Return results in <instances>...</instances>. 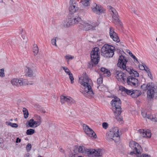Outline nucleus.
<instances>
[{
  "instance_id": "1",
  "label": "nucleus",
  "mask_w": 157,
  "mask_h": 157,
  "mask_svg": "<svg viewBox=\"0 0 157 157\" xmlns=\"http://www.w3.org/2000/svg\"><path fill=\"white\" fill-rule=\"evenodd\" d=\"M69 5V10L70 13L68 15V20L67 23L64 24V26L66 27L73 26L77 24L78 23H80L82 21V19L78 15H75L73 14V13L78 10L77 5L75 1L70 0Z\"/></svg>"
},
{
  "instance_id": "2",
  "label": "nucleus",
  "mask_w": 157,
  "mask_h": 157,
  "mask_svg": "<svg viewBox=\"0 0 157 157\" xmlns=\"http://www.w3.org/2000/svg\"><path fill=\"white\" fill-rule=\"evenodd\" d=\"M83 79L80 82V84L83 86L82 89H80V91L86 97L90 98L94 96V93L91 87L92 82L91 79L86 76L85 73Z\"/></svg>"
},
{
  "instance_id": "3",
  "label": "nucleus",
  "mask_w": 157,
  "mask_h": 157,
  "mask_svg": "<svg viewBox=\"0 0 157 157\" xmlns=\"http://www.w3.org/2000/svg\"><path fill=\"white\" fill-rule=\"evenodd\" d=\"M141 88L144 91H147V98L150 99L157 98V89L155 88L154 84L153 82L148 83L146 84H143L141 86Z\"/></svg>"
},
{
  "instance_id": "4",
  "label": "nucleus",
  "mask_w": 157,
  "mask_h": 157,
  "mask_svg": "<svg viewBox=\"0 0 157 157\" xmlns=\"http://www.w3.org/2000/svg\"><path fill=\"white\" fill-rule=\"evenodd\" d=\"M99 48L97 47L93 49L90 54L91 62L88 63L87 66L89 68H92L94 65L97 64L99 62Z\"/></svg>"
},
{
  "instance_id": "5",
  "label": "nucleus",
  "mask_w": 157,
  "mask_h": 157,
  "mask_svg": "<svg viewBox=\"0 0 157 157\" xmlns=\"http://www.w3.org/2000/svg\"><path fill=\"white\" fill-rule=\"evenodd\" d=\"M115 48L113 46L105 44L102 47L101 50V55L104 57L109 58L114 55Z\"/></svg>"
},
{
  "instance_id": "6",
  "label": "nucleus",
  "mask_w": 157,
  "mask_h": 157,
  "mask_svg": "<svg viewBox=\"0 0 157 157\" xmlns=\"http://www.w3.org/2000/svg\"><path fill=\"white\" fill-rule=\"evenodd\" d=\"M129 147L133 150V151L130 152L129 154L133 155H134L136 156V157H142L141 156H138L140 155L142 151V149L140 145L136 142L132 141L129 142Z\"/></svg>"
},
{
  "instance_id": "7",
  "label": "nucleus",
  "mask_w": 157,
  "mask_h": 157,
  "mask_svg": "<svg viewBox=\"0 0 157 157\" xmlns=\"http://www.w3.org/2000/svg\"><path fill=\"white\" fill-rule=\"evenodd\" d=\"M121 134V132H119L118 128L117 127H114L111 129L110 131L107 133L106 139L108 141L113 140L116 142V140L114 138L120 137V135Z\"/></svg>"
},
{
  "instance_id": "8",
  "label": "nucleus",
  "mask_w": 157,
  "mask_h": 157,
  "mask_svg": "<svg viewBox=\"0 0 157 157\" xmlns=\"http://www.w3.org/2000/svg\"><path fill=\"white\" fill-rule=\"evenodd\" d=\"M85 155L89 157H99L102 155V150L98 149L96 150L94 149H86V152H85Z\"/></svg>"
},
{
  "instance_id": "9",
  "label": "nucleus",
  "mask_w": 157,
  "mask_h": 157,
  "mask_svg": "<svg viewBox=\"0 0 157 157\" xmlns=\"http://www.w3.org/2000/svg\"><path fill=\"white\" fill-rule=\"evenodd\" d=\"M113 108V111H120L121 110V101L119 98L117 96H115L114 99L111 102Z\"/></svg>"
},
{
  "instance_id": "10",
  "label": "nucleus",
  "mask_w": 157,
  "mask_h": 157,
  "mask_svg": "<svg viewBox=\"0 0 157 157\" xmlns=\"http://www.w3.org/2000/svg\"><path fill=\"white\" fill-rule=\"evenodd\" d=\"M128 62V60L127 57L121 55L119 57L117 65L121 70L123 71L126 68V65Z\"/></svg>"
},
{
  "instance_id": "11",
  "label": "nucleus",
  "mask_w": 157,
  "mask_h": 157,
  "mask_svg": "<svg viewBox=\"0 0 157 157\" xmlns=\"http://www.w3.org/2000/svg\"><path fill=\"white\" fill-rule=\"evenodd\" d=\"M83 127L85 133L88 136L91 137H93L94 139L97 138V135L95 132L86 124H84L83 125Z\"/></svg>"
},
{
  "instance_id": "12",
  "label": "nucleus",
  "mask_w": 157,
  "mask_h": 157,
  "mask_svg": "<svg viewBox=\"0 0 157 157\" xmlns=\"http://www.w3.org/2000/svg\"><path fill=\"white\" fill-rule=\"evenodd\" d=\"M60 100L62 104L64 103L65 101L69 105H71L75 102V100L71 97L63 95L61 96Z\"/></svg>"
},
{
  "instance_id": "13",
  "label": "nucleus",
  "mask_w": 157,
  "mask_h": 157,
  "mask_svg": "<svg viewBox=\"0 0 157 157\" xmlns=\"http://www.w3.org/2000/svg\"><path fill=\"white\" fill-rule=\"evenodd\" d=\"M115 75L119 81L123 80L124 82L126 80V75L121 71L117 70L115 73Z\"/></svg>"
},
{
  "instance_id": "14",
  "label": "nucleus",
  "mask_w": 157,
  "mask_h": 157,
  "mask_svg": "<svg viewBox=\"0 0 157 157\" xmlns=\"http://www.w3.org/2000/svg\"><path fill=\"white\" fill-rule=\"evenodd\" d=\"M127 82L128 84L131 86H136L138 85V80L134 77L133 75H131L128 76L127 78Z\"/></svg>"
},
{
  "instance_id": "15",
  "label": "nucleus",
  "mask_w": 157,
  "mask_h": 157,
  "mask_svg": "<svg viewBox=\"0 0 157 157\" xmlns=\"http://www.w3.org/2000/svg\"><path fill=\"white\" fill-rule=\"evenodd\" d=\"M82 21L81 23H79L81 25H82L81 26L82 27H83L84 29L86 30H88L90 29H92V30H96L95 27L97 26H98V24L96 23L93 24V25H90L87 23H85L84 25L82 24Z\"/></svg>"
},
{
  "instance_id": "16",
  "label": "nucleus",
  "mask_w": 157,
  "mask_h": 157,
  "mask_svg": "<svg viewBox=\"0 0 157 157\" xmlns=\"http://www.w3.org/2000/svg\"><path fill=\"white\" fill-rule=\"evenodd\" d=\"M109 35L110 37L113 39V41L118 42L120 40L117 33L113 31L112 27H111L109 29Z\"/></svg>"
},
{
  "instance_id": "17",
  "label": "nucleus",
  "mask_w": 157,
  "mask_h": 157,
  "mask_svg": "<svg viewBox=\"0 0 157 157\" xmlns=\"http://www.w3.org/2000/svg\"><path fill=\"white\" fill-rule=\"evenodd\" d=\"M140 133H142L143 137H147L150 138L151 137V131L148 129L145 130H140Z\"/></svg>"
},
{
  "instance_id": "18",
  "label": "nucleus",
  "mask_w": 157,
  "mask_h": 157,
  "mask_svg": "<svg viewBox=\"0 0 157 157\" xmlns=\"http://www.w3.org/2000/svg\"><path fill=\"white\" fill-rule=\"evenodd\" d=\"M122 111V110L119 111H113L114 113L115 116L116 117V119L118 121L121 123H122L123 121V118L120 116V114H121Z\"/></svg>"
},
{
  "instance_id": "19",
  "label": "nucleus",
  "mask_w": 157,
  "mask_h": 157,
  "mask_svg": "<svg viewBox=\"0 0 157 157\" xmlns=\"http://www.w3.org/2000/svg\"><path fill=\"white\" fill-rule=\"evenodd\" d=\"M92 10L94 13L98 14L104 12L101 7H100L97 5H96V6L92 9Z\"/></svg>"
},
{
  "instance_id": "20",
  "label": "nucleus",
  "mask_w": 157,
  "mask_h": 157,
  "mask_svg": "<svg viewBox=\"0 0 157 157\" xmlns=\"http://www.w3.org/2000/svg\"><path fill=\"white\" fill-rule=\"evenodd\" d=\"M141 94L140 91L138 90H132V97L134 98H137Z\"/></svg>"
},
{
  "instance_id": "21",
  "label": "nucleus",
  "mask_w": 157,
  "mask_h": 157,
  "mask_svg": "<svg viewBox=\"0 0 157 157\" xmlns=\"http://www.w3.org/2000/svg\"><path fill=\"white\" fill-rule=\"evenodd\" d=\"M77 149L78 152L81 153L82 154L85 155V152H86V149L83 146H79L77 148Z\"/></svg>"
},
{
  "instance_id": "22",
  "label": "nucleus",
  "mask_w": 157,
  "mask_h": 157,
  "mask_svg": "<svg viewBox=\"0 0 157 157\" xmlns=\"http://www.w3.org/2000/svg\"><path fill=\"white\" fill-rule=\"evenodd\" d=\"M121 88L122 91L125 92L128 95H130L132 97V90H129L122 86H121Z\"/></svg>"
},
{
  "instance_id": "23",
  "label": "nucleus",
  "mask_w": 157,
  "mask_h": 157,
  "mask_svg": "<svg viewBox=\"0 0 157 157\" xmlns=\"http://www.w3.org/2000/svg\"><path fill=\"white\" fill-rule=\"evenodd\" d=\"M6 124L8 126H9L12 128H17L18 127V125L17 123H12L10 121H6Z\"/></svg>"
},
{
  "instance_id": "24",
  "label": "nucleus",
  "mask_w": 157,
  "mask_h": 157,
  "mask_svg": "<svg viewBox=\"0 0 157 157\" xmlns=\"http://www.w3.org/2000/svg\"><path fill=\"white\" fill-rule=\"evenodd\" d=\"M27 122L29 127L31 128L33 127L35 124V121L33 118H32L29 121H28Z\"/></svg>"
},
{
  "instance_id": "25",
  "label": "nucleus",
  "mask_w": 157,
  "mask_h": 157,
  "mask_svg": "<svg viewBox=\"0 0 157 157\" xmlns=\"http://www.w3.org/2000/svg\"><path fill=\"white\" fill-rule=\"evenodd\" d=\"M33 52L34 53V55L36 56L37 55L38 52V48L36 44H35L33 45Z\"/></svg>"
},
{
  "instance_id": "26",
  "label": "nucleus",
  "mask_w": 157,
  "mask_h": 157,
  "mask_svg": "<svg viewBox=\"0 0 157 157\" xmlns=\"http://www.w3.org/2000/svg\"><path fill=\"white\" fill-rule=\"evenodd\" d=\"M91 0H84V1L82 2V4L83 5V7H82L84 9L85 6H90V1Z\"/></svg>"
},
{
  "instance_id": "27",
  "label": "nucleus",
  "mask_w": 157,
  "mask_h": 157,
  "mask_svg": "<svg viewBox=\"0 0 157 157\" xmlns=\"http://www.w3.org/2000/svg\"><path fill=\"white\" fill-rule=\"evenodd\" d=\"M28 72L27 74L29 77H32L33 76V71L29 67H28Z\"/></svg>"
},
{
  "instance_id": "28",
  "label": "nucleus",
  "mask_w": 157,
  "mask_h": 157,
  "mask_svg": "<svg viewBox=\"0 0 157 157\" xmlns=\"http://www.w3.org/2000/svg\"><path fill=\"white\" fill-rule=\"evenodd\" d=\"M35 132V130L33 129L30 128L26 131V133L28 135H32Z\"/></svg>"
},
{
  "instance_id": "29",
  "label": "nucleus",
  "mask_w": 157,
  "mask_h": 157,
  "mask_svg": "<svg viewBox=\"0 0 157 157\" xmlns=\"http://www.w3.org/2000/svg\"><path fill=\"white\" fill-rule=\"evenodd\" d=\"M18 80L19 79H17L14 78L11 80V82L13 85H15L16 86L18 85V84L17 83V82H18Z\"/></svg>"
},
{
  "instance_id": "30",
  "label": "nucleus",
  "mask_w": 157,
  "mask_h": 157,
  "mask_svg": "<svg viewBox=\"0 0 157 157\" xmlns=\"http://www.w3.org/2000/svg\"><path fill=\"white\" fill-rule=\"evenodd\" d=\"M125 70L127 72H128L130 75L132 74V73H133V69L129 68L128 67L126 66V68L124 70Z\"/></svg>"
},
{
  "instance_id": "31",
  "label": "nucleus",
  "mask_w": 157,
  "mask_h": 157,
  "mask_svg": "<svg viewBox=\"0 0 157 157\" xmlns=\"http://www.w3.org/2000/svg\"><path fill=\"white\" fill-rule=\"evenodd\" d=\"M24 109H25V110H23V112L24 114V117L25 119H26L28 117L29 113L27 109L25 108H24Z\"/></svg>"
},
{
  "instance_id": "32",
  "label": "nucleus",
  "mask_w": 157,
  "mask_h": 157,
  "mask_svg": "<svg viewBox=\"0 0 157 157\" xmlns=\"http://www.w3.org/2000/svg\"><path fill=\"white\" fill-rule=\"evenodd\" d=\"M68 75L69 76L70 79L71 80V83H73L74 82V78L71 72H70V73H69V74H68Z\"/></svg>"
},
{
  "instance_id": "33",
  "label": "nucleus",
  "mask_w": 157,
  "mask_h": 157,
  "mask_svg": "<svg viewBox=\"0 0 157 157\" xmlns=\"http://www.w3.org/2000/svg\"><path fill=\"white\" fill-rule=\"evenodd\" d=\"M130 56L135 60H136V62H137L138 63H139V62L137 59V58L136 57L133 55L132 53L130 51H129V52H128Z\"/></svg>"
},
{
  "instance_id": "34",
  "label": "nucleus",
  "mask_w": 157,
  "mask_h": 157,
  "mask_svg": "<svg viewBox=\"0 0 157 157\" xmlns=\"http://www.w3.org/2000/svg\"><path fill=\"white\" fill-rule=\"evenodd\" d=\"M102 78H98L97 80V83L98 84L100 85V84H101L102 83ZM100 85L97 87V88L98 89Z\"/></svg>"
},
{
  "instance_id": "35",
  "label": "nucleus",
  "mask_w": 157,
  "mask_h": 157,
  "mask_svg": "<svg viewBox=\"0 0 157 157\" xmlns=\"http://www.w3.org/2000/svg\"><path fill=\"white\" fill-rule=\"evenodd\" d=\"M0 76L2 78H3L5 76L4 69L3 68L0 69Z\"/></svg>"
},
{
  "instance_id": "36",
  "label": "nucleus",
  "mask_w": 157,
  "mask_h": 157,
  "mask_svg": "<svg viewBox=\"0 0 157 157\" xmlns=\"http://www.w3.org/2000/svg\"><path fill=\"white\" fill-rule=\"evenodd\" d=\"M62 68H63V69L64 71L68 75L71 72L67 67H62Z\"/></svg>"
},
{
  "instance_id": "37",
  "label": "nucleus",
  "mask_w": 157,
  "mask_h": 157,
  "mask_svg": "<svg viewBox=\"0 0 157 157\" xmlns=\"http://www.w3.org/2000/svg\"><path fill=\"white\" fill-rule=\"evenodd\" d=\"M133 70V73H132V74H133L134 77H138L139 76V73L136 71Z\"/></svg>"
},
{
  "instance_id": "38",
  "label": "nucleus",
  "mask_w": 157,
  "mask_h": 157,
  "mask_svg": "<svg viewBox=\"0 0 157 157\" xmlns=\"http://www.w3.org/2000/svg\"><path fill=\"white\" fill-rule=\"evenodd\" d=\"M32 148V146L31 144H28L27 145L26 149L27 151L29 152L30 151Z\"/></svg>"
},
{
  "instance_id": "39",
  "label": "nucleus",
  "mask_w": 157,
  "mask_h": 157,
  "mask_svg": "<svg viewBox=\"0 0 157 157\" xmlns=\"http://www.w3.org/2000/svg\"><path fill=\"white\" fill-rule=\"evenodd\" d=\"M65 58L67 59H74V57L69 55H67L65 56Z\"/></svg>"
},
{
  "instance_id": "40",
  "label": "nucleus",
  "mask_w": 157,
  "mask_h": 157,
  "mask_svg": "<svg viewBox=\"0 0 157 157\" xmlns=\"http://www.w3.org/2000/svg\"><path fill=\"white\" fill-rule=\"evenodd\" d=\"M152 120L154 121L157 122V114H156L154 115V116H152Z\"/></svg>"
},
{
  "instance_id": "41",
  "label": "nucleus",
  "mask_w": 157,
  "mask_h": 157,
  "mask_svg": "<svg viewBox=\"0 0 157 157\" xmlns=\"http://www.w3.org/2000/svg\"><path fill=\"white\" fill-rule=\"evenodd\" d=\"M104 74H107V76H108L111 75V74L110 71L108 70L107 69H105V71L104 72Z\"/></svg>"
},
{
  "instance_id": "42",
  "label": "nucleus",
  "mask_w": 157,
  "mask_h": 157,
  "mask_svg": "<svg viewBox=\"0 0 157 157\" xmlns=\"http://www.w3.org/2000/svg\"><path fill=\"white\" fill-rule=\"evenodd\" d=\"M145 64H144V65L142 64H140L139 65V67L140 70H145V66L144 65Z\"/></svg>"
},
{
  "instance_id": "43",
  "label": "nucleus",
  "mask_w": 157,
  "mask_h": 157,
  "mask_svg": "<svg viewBox=\"0 0 157 157\" xmlns=\"http://www.w3.org/2000/svg\"><path fill=\"white\" fill-rule=\"evenodd\" d=\"M102 126L105 129H107L108 126V123L105 122L103 123Z\"/></svg>"
},
{
  "instance_id": "44",
  "label": "nucleus",
  "mask_w": 157,
  "mask_h": 157,
  "mask_svg": "<svg viewBox=\"0 0 157 157\" xmlns=\"http://www.w3.org/2000/svg\"><path fill=\"white\" fill-rule=\"evenodd\" d=\"M17 83L18 84V85L16 86H21L23 85V81L19 79L18 82H17Z\"/></svg>"
},
{
  "instance_id": "45",
  "label": "nucleus",
  "mask_w": 157,
  "mask_h": 157,
  "mask_svg": "<svg viewBox=\"0 0 157 157\" xmlns=\"http://www.w3.org/2000/svg\"><path fill=\"white\" fill-rule=\"evenodd\" d=\"M51 43L52 45H55L56 46H57V45L56 44V39H53L51 41Z\"/></svg>"
},
{
  "instance_id": "46",
  "label": "nucleus",
  "mask_w": 157,
  "mask_h": 157,
  "mask_svg": "<svg viewBox=\"0 0 157 157\" xmlns=\"http://www.w3.org/2000/svg\"><path fill=\"white\" fill-rule=\"evenodd\" d=\"M41 123V121H35V125H36L35 127H36L38 126H39L40 124Z\"/></svg>"
},
{
  "instance_id": "47",
  "label": "nucleus",
  "mask_w": 157,
  "mask_h": 157,
  "mask_svg": "<svg viewBox=\"0 0 157 157\" xmlns=\"http://www.w3.org/2000/svg\"><path fill=\"white\" fill-rule=\"evenodd\" d=\"M141 153L140 155H138L137 156H141L142 157H151L150 155L146 154H142V155H143V156H142L141 155Z\"/></svg>"
},
{
  "instance_id": "48",
  "label": "nucleus",
  "mask_w": 157,
  "mask_h": 157,
  "mask_svg": "<svg viewBox=\"0 0 157 157\" xmlns=\"http://www.w3.org/2000/svg\"><path fill=\"white\" fill-rule=\"evenodd\" d=\"M35 117L36 118V120H37V121H41V118L40 116L37 115H35Z\"/></svg>"
},
{
  "instance_id": "49",
  "label": "nucleus",
  "mask_w": 157,
  "mask_h": 157,
  "mask_svg": "<svg viewBox=\"0 0 157 157\" xmlns=\"http://www.w3.org/2000/svg\"><path fill=\"white\" fill-rule=\"evenodd\" d=\"M147 113H145L144 112H142L141 114L142 115L144 118H146V116L147 115Z\"/></svg>"
},
{
  "instance_id": "50",
  "label": "nucleus",
  "mask_w": 157,
  "mask_h": 157,
  "mask_svg": "<svg viewBox=\"0 0 157 157\" xmlns=\"http://www.w3.org/2000/svg\"><path fill=\"white\" fill-rule=\"evenodd\" d=\"M148 73V76L151 79H152L153 76H152V75L151 73V72L150 71V72H149Z\"/></svg>"
},
{
  "instance_id": "51",
  "label": "nucleus",
  "mask_w": 157,
  "mask_h": 157,
  "mask_svg": "<svg viewBox=\"0 0 157 157\" xmlns=\"http://www.w3.org/2000/svg\"><path fill=\"white\" fill-rule=\"evenodd\" d=\"M152 117L151 115H150L149 114H147V115L146 116V117L145 118H147L149 119H151L152 120Z\"/></svg>"
},
{
  "instance_id": "52",
  "label": "nucleus",
  "mask_w": 157,
  "mask_h": 157,
  "mask_svg": "<svg viewBox=\"0 0 157 157\" xmlns=\"http://www.w3.org/2000/svg\"><path fill=\"white\" fill-rule=\"evenodd\" d=\"M21 140L20 139L19 137L17 138L16 139V143H20L21 142Z\"/></svg>"
},
{
  "instance_id": "53",
  "label": "nucleus",
  "mask_w": 157,
  "mask_h": 157,
  "mask_svg": "<svg viewBox=\"0 0 157 157\" xmlns=\"http://www.w3.org/2000/svg\"><path fill=\"white\" fill-rule=\"evenodd\" d=\"M146 67V69L145 68V70L148 73L149 72H150V69L149 68H148L146 65H144Z\"/></svg>"
},
{
  "instance_id": "54",
  "label": "nucleus",
  "mask_w": 157,
  "mask_h": 157,
  "mask_svg": "<svg viewBox=\"0 0 157 157\" xmlns=\"http://www.w3.org/2000/svg\"><path fill=\"white\" fill-rule=\"evenodd\" d=\"M4 142V140L2 138H0V147H1L2 148V145L1 146V144L3 143Z\"/></svg>"
},
{
  "instance_id": "55",
  "label": "nucleus",
  "mask_w": 157,
  "mask_h": 157,
  "mask_svg": "<svg viewBox=\"0 0 157 157\" xmlns=\"http://www.w3.org/2000/svg\"><path fill=\"white\" fill-rule=\"evenodd\" d=\"M106 68L104 67H102L101 69V71L102 72H104L105 71Z\"/></svg>"
},
{
  "instance_id": "56",
  "label": "nucleus",
  "mask_w": 157,
  "mask_h": 157,
  "mask_svg": "<svg viewBox=\"0 0 157 157\" xmlns=\"http://www.w3.org/2000/svg\"><path fill=\"white\" fill-rule=\"evenodd\" d=\"M30 154L29 153H27V154H25L24 155V157H29Z\"/></svg>"
},
{
  "instance_id": "57",
  "label": "nucleus",
  "mask_w": 157,
  "mask_h": 157,
  "mask_svg": "<svg viewBox=\"0 0 157 157\" xmlns=\"http://www.w3.org/2000/svg\"><path fill=\"white\" fill-rule=\"evenodd\" d=\"M36 105L37 106V107L38 108V109H42V108L39 105L36 104Z\"/></svg>"
},
{
  "instance_id": "58",
  "label": "nucleus",
  "mask_w": 157,
  "mask_h": 157,
  "mask_svg": "<svg viewBox=\"0 0 157 157\" xmlns=\"http://www.w3.org/2000/svg\"><path fill=\"white\" fill-rule=\"evenodd\" d=\"M59 150L62 152H64V151L62 148H60Z\"/></svg>"
},
{
  "instance_id": "59",
  "label": "nucleus",
  "mask_w": 157,
  "mask_h": 157,
  "mask_svg": "<svg viewBox=\"0 0 157 157\" xmlns=\"http://www.w3.org/2000/svg\"><path fill=\"white\" fill-rule=\"evenodd\" d=\"M41 109V110H40V111H41V112H42L43 113H46V111L44 110V109Z\"/></svg>"
},
{
  "instance_id": "60",
  "label": "nucleus",
  "mask_w": 157,
  "mask_h": 157,
  "mask_svg": "<svg viewBox=\"0 0 157 157\" xmlns=\"http://www.w3.org/2000/svg\"><path fill=\"white\" fill-rule=\"evenodd\" d=\"M134 13L136 15H138V12L136 10H134L133 11Z\"/></svg>"
},
{
  "instance_id": "61",
  "label": "nucleus",
  "mask_w": 157,
  "mask_h": 157,
  "mask_svg": "<svg viewBox=\"0 0 157 157\" xmlns=\"http://www.w3.org/2000/svg\"><path fill=\"white\" fill-rule=\"evenodd\" d=\"M110 9H111V11H112V12H113V13H114V12L112 10L113 9H114V8H113V7H111V8H110Z\"/></svg>"
},
{
  "instance_id": "62",
  "label": "nucleus",
  "mask_w": 157,
  "mask_h": 157,
  "mask_svg": "<svg viewBox=\"0 0 157 157\" xmlns=\"http://www.w3.org/2000/svg\"><path fill=\"white\" fill-rule=\"evenodd\" d=\"M75 154H72V156H71V157H75Z\"/></svg>"
},
{
  "instance_id": "63",
  "label": "nucleus",
  "mask_w": 157,
  "mask_h": 157,
  "mask_svg": "<svg viewBox=\"0 0 157 157\" xmlns=\"http://www.w3.org/2000/svg\"><path fill=\"white\" fill-rule=\"evenodd\" d=\"M21 36L23 39L24 40L25 39V36Z\"/></svg>"
},
{
  "instance_id": "64",
  "label": "nucleus",
  "mask_w": 157,
  "mask_h": 157,
  "mask_svg": "<svg viewBox=\"0 0 157 157\" xmlns=\"http://www.w3.org/2000/svg\"><path fill=\"white\" fill-rule=\"evenodd\" d=\"M77 149H75V150H74V152L75 153V152H76V151H77Z\"/></svg>"
}]
</instances>
